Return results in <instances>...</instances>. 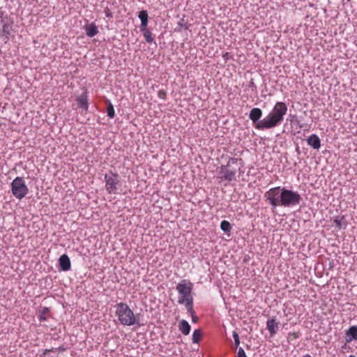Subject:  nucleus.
<instances>
[{
  "label": "nucleus",
  "mask_w": 357,
  "mask_h": 357,
  "mask_svg": "<svg viewBox=\"0 0 357 357\" xmlns=\"http://www.w3.org/2000/svg\"><path fill=\"white\" fill-rule=\"evenodd\" d=\"M287 112V105L283 102H277L271 112L258 124L257 129L263 130L277 127L283 121Z\"/></svg>",
  "instance_id": "nucleus-1"
},
{
  "label": "nucleus",
  "mask_w": 357,
  "mask_h": 357,
  "mask_svg": "<svg viewBox=\"0 0 357 357\" xmlns=\"http://www.w3.org/2000/svg\"><path fill=\"white\" fill-rule=\"evenodd\" d=\"M116 315L119 322L123 326H141L139 314H135L133 311L125 303H119L116 305Z\"/></svg>",
  "instance_id": "nucleus-2"
},
{
  "label": "nucleus",
  "mask_w": 357,
  "mask_h": 357,
  "mask_svg": "<svg viewBox=\"0 0 357 357\" xmlns=\"http://www.w3.org/2000/svg\"><path fill=\"white\" fill-rule=\"evenodd\" d=\"M238 159L236 158H229L227 165H222L219 167L218 178L221 181H227L228 182L236 180V169L232 167L237 165Z\"/></svg>",
  "instance_id": "nucleus-3"
},
{
  "label": "nucleus",
  "mask_w": 357,
  "mask_h": 357,
  "mask_svg": "<svg viewBox=\"0 0 357 357\" xmlns=\"http://www.w3.org/2000/svg\"><path fill=\"white\" fill-rule=\"evenodd\" d=\"M280 201L282 206L290 207L298 205L302 201V197L298 192L283 188L282 197Z\"/></svg>",
  "instance_id": "nucleus-4"
},
{
  "label": "nucleus",
  "mask_w": 357,
  "mask_h": 357,
  "mask_svg": "<svg viewBox=\"0 0 357 357\" xmlns=\"http://www.w3.org/2000/svg\"><path fill=\"white\" fill-rule=\"evenodd\" d=\"M193 284L188 280H181L176 286V290L181 296L178 298V303L184 304L185 301L193 298L192 291Z\"/></svg>",
  "instance_id": "nucleus-5"
},
{
  "label": "nucleus",
  "mask_w": 357,
  "mask_h": 357,
  "mask_svg": "<svg viewBox=\"0 0 357 357\" xmlns=\"http://www.w3.org/2000/svg\"><path fill=\"white\" fill-rule=\"evenodd\" d=\"M10 185L13 195L18 199H23L29 192V188L22 177L17 176Z\"/></svg>",
  "instance_id": "nucleus-6"
},
{
  "label": "nucleus",
  "mask_w": 357,
  "mask_h": 357,
  "mask_svg": "<svg viewBox=\"0 0 357 357\" xmlns=\"http://www.w3.org/2000/svg\"><path fill=\"white\" fill-rule=\"evenodd\" d=\"M283 188L275 187L264 193V197L273 208L281 206Z\"/></svg>",
  "instance_id": "nucleus-7"
},
{
  "label": "nucleus",
  "mask_w": 357,
  "mask_h": 357,
  "mask_svg": "<svg viewBox=\"0 0 357 357\" xmlns=\"http://www.w3.org/2000/svg\"><path fill=\"white\" fill-rule=\"evenodd\" d=\"M105 190L109 194H116L118 185H120V177L118 174L109 172L104 176Z\"/></svg>",
  "instance_id": "nucleus-8"
},
{
  "label": "nucleus",
  "mask_w": 357,
  "mask_h": 357,
  "mask_svg": "<svg viewBox=\"0 0 357 357\" xmlns=\"http://www.w3.org/2000/svg\"><path fill=\"white\" fill-rule=\"evenodd\" d=\"M262 116V111L261 109L255 107L251 109L249 114V118L252 121L255 128L257 129V126L261 121L260 120Z\"/></svg>",
  "instance_id": "nucleus-9"
},
{
  "label": "nucleus",
  "mask_w": 357,
  "mask_h": 357,
  "mask_svg": "<svg viewBox=\"0 0 357 357\" xmlns=\"http://www.w3.org/2000/svg\"><path fill=\"white\" fill-rule=\"evenodd\" d=\"M76 101L77 102L78 107L82 108L83 112L86 113L89 109L87 92L84 91L79 96L77 97Z\"/></svg>",
  "instance_id": "nucleus-10"
},
{
  "label": "nucleus",
  "mask_w": 357,
  "mask_h": 357,
  "mask_svg": "<svg viewBox=\"0 0 357 357\" xmlns=\"http://www.w3.org/2000/svg\"><path fill=\"white\" fill-rule=\"evenodd\" d=\"M13 31V22H3L2 26V31L0 33V36L3 38L5 43H7L9 40L11 31Z\"/></svg>",
  "instance_id": "nucleus-11"
},
{
  "label": "nucleus",
  "mask_w": 357,
  "mask_h": 357,
  "mask_svg": "<svg viewBox=\"0 0 357 357\" xmlns=\"http://www.w3.org/2000/svg\"><path fill=\"white\" fill-rule=\"evenodd\" d=\"M59 268L61 271H67L71 268L70 258L67 255H61L59 259Z\"/></svg>",
  "instance_id": "nucleus-12"
},
{
  "label": "nucleus",
  "mask_w": 357,
  "mask_h": 357,
  "mask_svg": "<svg viewBox=\"0 0 357 357\" xmlns=\"http://www.w3.org/2000/svg\"><path fill=\"white\" fill-rule=\"evenodd\" d=\"M307 144L312 149L318 150L321 147V140L316 134H312L306 139Z\"/></svg>",
  "instance_id": "nucleus-13"
},
{
  "label": "nucleus",
  "mask_w": 357,
  "mask_h": 357,
  "mask_svg": "<svg viewBox=\"0 0 357 357\" xmlns=\"http://www.w3.org/2000/svg\"><path fill=\"white\" fill-rule=\"evenodd\" d=\"M345 340L347 343L357 340V326H352L345 333Z\"/></svg>",
  "instance_id": "nucleus-14"
},
{
  "label": "nucleus",
  "mask_w": 357,
  "mask_h": 357,
  "mask_svg": "<svg viewBox=\"0 0 357 357\" xmlns=\"http://www.w3.org/2000/svg\"><path fill=\"white\" fill-rule=\"evenodd\" d=\"M266 328L271 336H273L278 328V322L275 319H269L266 322Z\"/></svg>",
  "instance_id": "nucleus-15"
},
{
  "label": "nucleus",
  "mask_w": 357,
  "mask_h": 357,
  "mask_svg": "<svg viewBox=\"0 0 357 357\" xmlns=\"http://www.w3.org/2000/svg\"><path fill=\"white\" fill-rule=\"evenodd\" d=\"M85 30L86 35L91 38L95 36L98 33V27L94 23L86 25Z\"/></svg>",
  "instance_id": "nucleus-16"
},
{
  "label": "nucleus",
  "mask_w": 357,
  "mask_h": 357,
  "mask_svg": "<svg viewBox=\"0 0 357 357\" xmlns=\"http://www.w3.org/2000/svg\"><path fill=\"white\" fill-rule=\"evenodd\" d=\"M178 328L181 333L185 335H188L190 333L191 329L189 323L184 319L179 322Z\"/></svg>",
  "instance_id": "nucleus-17"
},
{
  "label": "nucleus",
  "mask_w": 357,
  "mask_h": 357,
  "mask_svg": "<svg viewBox=\"0 0 357 357\" xmlns=\"http://www.w3.org/2000/svg\"><path fill=\"white\" fill-rule=\"evenodd\" d=\"M333 222L335 223V227L337 228H338L339 229H340L342 228L344 229L347 226V221H346L344 216H343V215L336 216Z\"/></svg>",
  "instance_id": "nucleus-18"
},
{
  "label": "nucleus",
  "mask_w": 357,
  "mask_h": 357,
  "mask_svg": "<svg viewBox=\"0 0 357 357\" xmlns=\"http://www.w3.org/2000/svg\"><path fill=\"white\" fill-rule=\"evenodd\" d=\"M50 310L47 307H43L40 310L39 319L41 321L47 320Z\"/></svg>",
  "instance_id": "nucleus-19"
},
{
  "label": "nucleus",
  "mask_w": 357,
  "mask_h": 357,
  "mask_svg": "<svg viewBox=\"0 0 357 357\" xmlns=\"http://www.w3.org/2000/svg\"><path fill=\"white\" fill-rule=\"evenodd\" d=\"M106 103H107V116L110 119H113L115 116V111H114V106H113V105L112 104V102L109 100H107Z\"/></svg>",
  "instance_id": "nucleus-20"
},
{
  "label": "nucleus",
  "mask_w": 357,
  "mask_h": 357,
  "mask_svg": "<svg viewBox=\"0 0 357 357\" xmlns=\"http://www.w3.org/2000/svg\"><path fill=\"white\" fill-rule=\"evenodd\" d=\"M220 229L225 233H230L232 227L229 222L227 220H222L220 223Z\"/></svg>",
  "instance_id": "nucleus-21"
},
{
  "label": "nucleus",
  "mask_w": 357,
  "mask_h": 357,
  "mask_svg": "<svg viewBox=\"0 0 357 357\" xmlns=\"http://www.w3.org/2000/svg\"><path fill=\"white\" fill-rule=\"evenodd\" d=\"M143 33V36L148 43H151L153 41V38L152 37V33L149 29H146L144 31H141Z\"/></svg>",
  "instance_id": "nucleus-22"
},
{
  "label": "nucleus",
  "mask_w": 357,
  "mask_h": 357,
  "mask_svg": "<svg viewBox=\"0 0 357 357\" xmlns=\"http://www.w3.org/2000/svg\"><path fill=\"white\" fill-rule=\"evenodd\" d=\"M202 337V333L201 330L197 329L193 332L192 334V342L193 343H199Z\"/></svg>",
  "instance_id": "nucleus-23"
},
{
  "label": "nucleus",
  "mask_w": 357,
  "mask_h": 357,
  "mask_svg": "<svg viewBox=\"0 0 357 357\" xmlns=\"http://www.w3.org/2000/svg\"><path fill=\"white\" fill-rule=\"evenodd\" d=\"M185 307L188 312L190 314H194L195 311L193 310V298L185 301L184 302Z\"/></svg>",
  "instance_id": "nucleus-24"
},
{
  "label": "nucleus",
  "mask_w": 357,
  "mask_h": 357,
  "mask_svg": "<svg viewBox=\"0 0 357 357\" xmlns=\"http://www.w3.org/2000/svg\"><path fill=\"white\" fill-rule=\"evenodd\" d=\"M57 351L56 348L52 349H45L43 350V353L40 354V357H50V354L51 352H56Z\"/></svg>",
  "instance_id": "nucleus-25"
},
{
  "label": "nucleus",
  "mask_w": 357,
  "mask_h": 357,
  "mask_svg": "<svg viewBox=\"0 0 357 357\" xmlns=\"http://www.w3.org/2000/svg\"><path fill=\"white\" fill-rule=\"evenodd\" d=\"M138 17L140 20H147L149 19L148 13L146 10H142L138 14Z\"/></svg>",
  "instance_id": "nucleus-26"
},
{
  "label": "nucleus",
  "mask_w": 357,
  "mask_h": 357,
  "mask_svg": "<svg viewBox=\"0 0 357 357\" xmlns=\"http://www.w3.org/2000/svg\"><path fill=\"white\" fill-rule=\"evenodd\" d=\"M233 337L234 339L235 347L236 349L240 344V340L238 334L236 331H233Z\"/></svg>",
  "instance_id": "nucleus-27"
},
{
  "label": "nucleus",
  "mask_w": 357,
  "mask_h": 357,
  "mask_svg": "<svg viewBox=\"0 0 357 357\" xmlns=\"http://www.w3.org/2000/svg\"><path fill=\"white\" fill-rule=\"evenodd\" d=\"M148 22H149V19L141 20V24H140V26H139L140 31H144L146 29H148L147 28Z\"/></svg>",
  "instance_id": "nucleus-28"
},
{
  "label": "nucleus",
  "mask_w": 357,
  "mask_h": 357,
  "mask_svg": "<svg viewBox=\"0 0 357 357\" xmlns=\"http://www.w3.org/2000/svg\"><path fill=\"white\" fill-rule=\"evenodd\" d=\"M158 96L160 98L165 100L167 97V91L164 89H161L158 91Z\"/></svg>",
  "instance_id": "nucleus-29"
},
{
  "label": "nucleus",
  "mask_w": 357,
  "mask_h": 357,
  "mask_svg": "<svg viewBox=\"0 0 357 357\" xmlns=\"http://www.w3.org/2000/svg\"><path fill=\"white\" fill-rule=\"evenodd\" d=\"M238 357H247L243 349L241 347L238 349Z\"/></svg>",
  "instance_id": "nucleus-30"
},
{
  "label": "nucleus",
  "mask_w": 357,
  "mask_h": 357,
  "mask_svg": "<svg viewBox=\"0 0 357 357\" xmlns=\"http://www.w3.org/2000/svg\"><path fill=\"white\" fill-rule=\"evenodd\" d=\"M299 337V333L293 332L289 333V337H293L294 339H297Z\"/></svg>",
  "instance_id": "nucleus-31"
},
{
  "label": "nucleus",
  "mask_w": 357,
  "mask_h": 357,
  "mask_svg": "<svg viewBox=\"0 0 357 357\" xmlns=\"http://www.w3.org/2000/svg\"><path fill=\"white\" fill-rule=\"evenodd\" d=\"M104 12L107 17H112V13L107 7L105 8Z\"/></svg>",
  "instance_id": "nucleus-32"
},
{
  "label": "nucleus",
  "mask_w": 357,
  "mask_h": 357,
  "mask_svg": "<svg viewBox=\"0 0 357 357\" xmlns=\"http://www.w3.org/2000/svg\"><path fill=\"white\" fill-rule=\"evenodd\" d=\"M190 316L192 317V322L197 323L198 321L199 318L195 315V312H194V314H190Z\"/></svg>",
  "instance_id": "nucleus-33"
},
{
  "label": "nucleus",
  "mask_w": 357,
  "mask_h": 357,
  "mask_svg": "<svg viewBox=\"0 0 357 357\" xmlns=\"http://www.w3.org/2000/svg\"><path fill=\"white\" fill-rule=\"evenodd\" d=\"M57 351L63 352L66 351V348L63 346H61L59 348H56Z\"/></svg>",
  "instance_id": "nucleus-34"
},
{
  "label": "nucleus",
  "mask_w": 357,
  "mask_h": 357,
  "mask_svg": "<svg viewBox=\"0 0 357 357\" xmlns=\"http://www.w3.org/2000/svg\"><path fill=\"white\" fill-rule=\"evenodd\" d=\"M296 151L298 153V154H300L301 153V151H300V149L298 146L296 147Z\"/></svg>",
  "instance_id": "nucleus-35"
},
{
  "label": "nucleus",
  "mask_w": 357,
  "mask_h": 357,
  "mask_svg": "<svg viewBox=\"0 0 357 357\" xmlns=\"http://www.w3.org/2000/svg\"><path fill=\"white\" fill-rule=\"evenodd\" d=\"M303 357H311V356L310 354H305V356H303Z\"/></svg>",
  "instance_id": "nucleus-36"
},
{
  "label": "nucleus",
  "mask_w": 357,
  "mask_h": 357,
  "mask_svg": "<svg viewBox=\"0 0 357 357\" xmlns=\"http://www.w3.org/2000/svg\"><path fill=\"white\" fill-rule=\"evenodd\" d=\"M349 357H356V356L354 355H351V356H349Z\"/></svg>",
  "instance_id": "nucleus-37"
}]
</instances>
